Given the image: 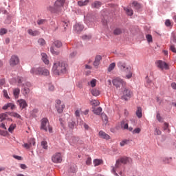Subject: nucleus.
I'll use <instances>...</instances> for the list:
<instances>
[{
	"label": "nucleus",
	"instance_id": "nucleus-1",
	"mask_svg": "<svg viewBox=\"0 0 176 176\" xmlns=\"http://www.w3.org/2000/svg\"><path fill=\"white\" fill-rule=\"evenodd\" d=\"M52 72L55 75L65 74L67 72V66L65 63H56L53 65Z\"/></svg>",
	"mask_w": 176,
	"mask_h": 176
},
{
	"label": "nucleus",
	"instance_id": "nucleus-2",
	"mask_svg": "<svg viewBox=\"0 0 176 176\" xmlns=\"http://www.w3.org/2000/svg\"><path fill=\"white\" fill-rule=\"evenodd\" d=\"M32 75H41L43 76H49L50 72L45 67H33L30 70Z\"/></svg>",
	"mask_w": 176,
	"mask_h": 176
},
{
	"label": "nucleus",
	"instance_id": "nucleus-3",
	"mask_svg": "<svg viewBox=\"0 0 176 176\" xmlns=\"http://www.w3.org/2000/svg\"><path fill=\"white\" fill-rule=\"evenodd\" d=\"M118 67L122 72L127 74L126 75V79H131L133 77V72H131V67H129L126 63L122 62L118 63Z\"/></svg>",
	"mask_w": 176,
	"mask_h": 176
},
{
	"label": "nucleus",
	"instance_id": "nucleus-4",
	"mask_svg": "<svg viewBox=\"0 0 176 176\" xmlns=\"http://www.w3.org/2000/svg\"><path fill=\"white\" fill-rule=\"evenodd\" d=\"M131 160V158L129 157H122L120 160L116 161V168L113 167L112 172L115 175H118V173H116V168H119L120 166H122V164H127V163H130V161Z\"/></svg>",
	"mask_w": 176,
	"mask_h": 176
},
{
	"label": "nucleus",
	"instance_id": "nucleus-5",
	"mask_svg": "<svg viewBox=\"0 0 176 176\" xmlns=\"http://www.w3.org/2000/svg\"><path fill=\"white\" fill-rule=\"evenodd\" d=\"M41 129L45 131H49V133H53V128L49 124V120L47 118H43L41 120Z\"/></svg>",
	"mask_w": 176,
	"mask_h": 176
},
{
	"label": "nucleus",
	"instance_id": "nucleus-6",
	"mask_svg": "<svg viewBox=\"0 0 176 176\" xmlns=\"http://www.w3.org/2000/svg\"><path fill=\"white\" fill-rule=\"evenodd\" d=\"M112 83L116 87V89H120V87H126V81L123 79L117 77L112 80Z\"/></svg>",
	"mask_w": 176,
	"mask_h": 176
},
{
	"label": "nucleus",
	"instance_id": "nucleus-7",
	"mask_svg": "<svg viewBox=\"0 0 176 176\" xmlns=\"http://www.w3.org/2000/svg\"><path fill=\"white\" fill-rule=\"evenodd\" d=\"M54 46L55 47H61V46H63V44L60 43V41H55L54 42L53 45L50 48V52L52 54H54V56H58L60 52L56 50V48H54Z\"/></svg>",
	"mask_w": 176,
	"mask_h": 176
},
{
	"label": "nucleus",
	"instance_id": "nucleus-8",
	"mask_svg": "<svg viewBox=\"0 0 176 176\" xmlns=\"http://www.w3.org/2000/svg\"><path fill=\"white\" fill-rule=\"evenodd\" d=\"M52 162H53V163H61L63 162L61 153H56L54 154L52 157Z\"/></svg>",
	"mask_w": 176,
	"mask_h": 176
},
{
	"label": "nucleus",
	"instance_id": "nucleus-9",
	"mask_svg": "<svg viewBox=\"0 0 176 176\" xmlns=\"http://www.w3.org/2000/svg\"><path fill=\"white\" fill-rule=\"evenodd\" d=\"M155 64L157 68H160V69H162V71L163 69H168V64L166 63V62L163 60H157Z\"/></svg>",
	"mask_w": 176,
	"mask_h": 176
},
{
	"label": "nucleus",
	"instance_id": "nucleus-10",
	"mask_svg": "<svg viewBox=\"0 0 176 176\" xmlns=\"http://www.w3.org/2000/svg\"><path fill=\"white\" fill-rule=\"evenodd\" d=\"M20 63V59H19V56L16 55H13L11 56L10 59V67H15Z\"/></svg>",
	"mask_w": 176,
	"mask_h": 176
},
{
	"label": "nucleus",
	"instance_id": "nucleus-11",
	"mask_svg": "<svg viewBox=\"0 0 176 176\" xmlns=\"http://www.w3.org/2000/svg\"><path fill=\"white\" fill-rule=\"evenodd\" d=\"M132 94H133V92H131L130 89L125 88L123 91V95H122L123 100H125V101H127V100H129V98H131Z\"/></svg>",
	"mask_w": 176,
	"mask_h": 176
},
{
	"label": "nucleus",
	"instance_id": "nucleus-12",
	"mask_svg": "<svg viewBox=\"0 0 176 176\" xmlns=\"http://www.w3.org/2000/svg\"><path fill=\"white\" fill-rule=\"evenodd\" d=\"M64 3H65V0H56L54 3L55 9H60V8H63L64 6Z\"/></svg>",
	"mask_w": 176,
	"mask_h": 176
},
{
	"label": "nucleus",
	"instance_id": "nucleus-13",
	"mask_svg": "<svg viewBox=\"0 0 176 176\" xmlns=\"http://www.w3.org/2000/svg\"><path fill=\"white\" fill-rule=\"evenodd\" d=\"M17 103L19 104L20 108L21 109H24L28 107V104H27V102L24 99H19L17 100Z\"/></svg>",
	"mask_w": 176,
	"mask_h": 176
},
{
	"label": "nucleus",
	"instance_id": "nucleus-14",
	"mask_svg": "<svg viewBox=\"0 0 176 176\" xmlns=\"http://www.w3.org/2000/svg\"><path fill=\"white\" fill-rule=\"evenodd\" d=\"M101 60H102V56H101V55H98L96 56L95 60L94 61V66L95 68H98V65H100Z\"/></svg>",
	"mask_w": 176,
	"mask_h": 176
},
{
	"label": "nucleus",
	"instance_id": "nucleus-15",
	"mask_svg": "<svg viewBox=\"0 0 176 176\" xmlns=\"http://www.w3.org/2000/svg\"><path fill=\"white\" fill-rule=\"evenodd\" d=\"M98 135L100 138H102L103 140H111V136H109V135L107 134V133L104 132L103 131H100Z\"/></svg>",
	"mask_w": 176,
	"mask_h": 176
},
{
	"label": "nucleus",
	"instance_id": "nucleus-16",
	"mask_svg": "<svg viewBox=\"0 0 176 176\" xmlns=\"http://www.w3.org/2000/svg\"><path fill=\"white\" fill-rule=\"evenodd\" d=\"M83 28L84 27L80 23H76L74 26V30L75 31V32H80L81 31H83Z\"/></svg>",
	"mask_w": 176,
	"mask_h": 176
},
{
	"label": "nucleus",
	"instance_id": "nucleus-17",
	"mask_svg": "<svg viewBox=\"0 0 176 176\" xmlns=\"http://www.w3.org/2000/svg\"><path fill=\"white\" fill-rule=\"evenodd\" d=\"M28 34H29V35H31V36H37V35H39V34H41V32H39V31L38 30H32V29H29L28 30Z\"/></svg>",
	"mask_w": 176,
	"mask_h": 176
},
{
	"label": "nucleus",
	"instance_id": "nucleus-18",
	"mask_svg": "<svg viewBox=\"0 0 176 176\" xmlns=\"http://www.w3.org/2000/svg\"><path fill=\"white\" fill-rule=\"evenodd\" d=\"M121 129L123 130H127L129 129V122L126 120H122L120 122Z\"/></svg>",
	"mask_w": 176,
	"mask_h": 176
},
{
	"label": "nucleus",
	"instance_id": "nucleus-19",
	"mask_svg": "<svg viewBox=\"0 0 176 176\" xmlns=\"http://www.w3.org/2000/svg\"><path fill=\"white\" fill-rule=\"evenodd\" d=\"M12 93L14 98H19V96H20V89L19 88H14L12 89Z\"/></svg>",
	"mask_w": 176,
	"mask_h": 176
},
{
	"label": "nucleus",
	"instance_id": "nucleus-20",
	"mask_svg": "<svg viewBox=\"0 0 176 176\" xmlns=\"http://www.w3.org/2000/svg\"><path fill=\"white\" fill-rule=\"evenodd\" d=\"M56 108L58 113H63V111H64V108H65V104L56 105Z\"/></svg>",
	"mask_w": 176,
	"mask_h": 176
},
{
	"label": "nucleus",
	"instance_id": "nucleus-21",
	"mask_svg": "<svg viewBox=\"0 0 176 176\" xmlns=\"http://www.w3.org/2000/svg\"><path fill=\"white\" fill-rule=\"evenodd\" d=\"M41 60H43V63H45L47 65L49 64V59L47 58V54L45 53H41Z\"/></svg>",
	"mask_w": 176,
	"mask_h": 176
},
{
	"label": "nucleus",
	"instance_id": "nucleus-22",
	"mask_svg": "<svg viewBox=\"0 0 176 176\" xmlns=\"http://www.w3.org/2000/svg\"><path fill=\"white\" fill-rule=\"evenodd\" d=\"M93 112L95 115H101V113L102 112V108L101 107H93Z\"/></svg>",
	"mask_w": 176,
	"mask_h": 176
},
{
	"label": "nucleus",
	"instance_id": "nucleus-23",
	"mask_svg": "<svg viewBox=\"0 0 176 176\" xmlns=\"http://www.w3.org/2000/svg\"><path fill=\"white\" fill-rule=\"evenodd\" d=\"M136 116H138V118L139 119H141V118H142V108L138 107L136 111Z\"/></svg>",
	"mask_w": 176,
	"mask_h": 176
},
{
	"label": "nucleus",
	"instance_id": "nucleus-24",
	"mask_svg": "<svg viewBox=\"0 0 176 176\" xmlns=\"http://www.w3.org/2000/svg\"><path fill=\"white\" fill-rule=\"evenodd\" d=\"M91 105H92L93 108H95V107H98L100 105V101L97 100H92L90 102Z\"/></svg>",
	"mask_w": 176,
	"mask_h": 176
},
{
	"label": "nucleus",
	"instance_id": "nucleus-25",
	"mask_svg": "<svg viewBox=\"0 0 176 176\" xmlns=\"http://www.w3.org/2000/svg\"><path fill=\"white\" fill-rule=\"evenodd\" d=\"M89 0H82L78 2V6H86L89 3Z\"/></svg>",
	"mask_w": 176,
	"mask_h": 176
},
{
	"label": "nucleus",
	"instance_id": "nucleus-26",
	"mask_svg": "<svg viewBox=\"0 0 176 176\" xmlns=\"http://www.w3.org/2000/svg\"><path fill=\"white\" fill-rule=\"evenodd\" d=\"M124 10H125L128 16H133V14H134V12L133 11V10H131V8H124Z\"/></svg>",
	"mask_w": 176,
	"mask_h": 176
},
{
	"label": "nucleus",
	"instance_id": "nucleus-27",
	"mask_svg": "<svg viewBox=\"0 0 176 176\" xmlns=\"http://www.w3.org/2000/svg\"><path fill=\"white\" fill-rule=\"evenodd\" d=\"M91 93L92 96H94V97H97L100 94V91L97 89H93L91 91Z\"/></svg>",
	"mask_w": 176,
	"mask_h": 176
},
{
	"label": "nucleus",
	"instance_id": "nucleus-28",
	"mask_svg": "<svg viewBox=\"0 0 176 176\" xmlns=\"http://www.w3.org/2000/svg\"><path fill=\"white\" fill-rule=\"evenodd\" d=\"M132 6H133L137 10L141 9L142 6L141 4L138 3L137 1H133L132 3Z\"/></svg>",
	"mask_w": 176,
	"mask_h": 176
},
{
	"label": "nucleus",
	"instance_id": "nucleus-29",
	"mask_svg": "<svg viewBox=\"0 0 176 176\" xmlns=\"http://www.w3.org/2000/svg\"><path fill=\"white\" fill-rule=\"evenodd\" d=\"M94 164L95 167H97V166H100V164H102V160H98V159L94 160Z\"/></svg>",
	"mask_w": 176,
	"mask_h": 176
},
{
	"label": "nucleus",
	"instance_id": "nucleus-30",
	"mask_svg": "<svg viewBox=\"0 0 176 176\" xmlns=\"http://www.w3.org/2000/svg\"><path fill=\"white\" fill-rule=\"evenodd\" d=\"M89 86L91 87H96V85H97V80L92 79L89 82H88Z\"/></svg>",
	"mask_w": 176,
	"mask_h": 176
},
{
	"label": "nucleus",
	"instance_id": "nucleus-31",
	"mask_svg": "<svg viewBox=\"0 0 176 176\" xmlns=\"http://www.w3.org/2000/svg\"><path fill=\"white\" fill-rule=\"evenodd\" d=\"M92 8H96V9H98L99 8H101V2H100V1H95L92 4Z\"/></svg>",
	"mask_w": 176,
	"mask_h": 176
},
{
	"label": "nucleus",
	"instance_id": "nucleus-32",
	"mask_svg": "<svg viewBox=\"0 0 176 176\" xmlns=\"http://www.w3.org/2000/svg\"><path fill=\"white\" fill-rule=\"evenodd\" d=\"M28 143V144L30 145V146H32V145H33V146H35V144H36V142H35V139H34V138H30V139H29Z\"/></svg>",
	"mask_w": 176,
	"mask_h": 176
},
{
	"label": "nucleus",
	"instance_id": "nucleus-33",
	"mask_svg": "<svg viewBox=\"0 0 176 176\" xmlns=\"http://www.w3.org/2000/svg\"><path fill=\"white\" fill-rule=\"evenodd\" d=\"M129 144H130V140H122L120 143V146H124V145H129Z\"/></svg>",
	"mask_w": 176,
	"mask_h": 176
},
{
	"label": "nucleus",
	"instance_id": "nucleus-34",
	"mask_svg": "<svg viewBox=\"0 0 176 176\" xmlns=\"http://www.w3.org/2000/svg\"><path fill=\"white\" fill-rule=\"evenodd\" d=\"M38 43L40 46H45L46 45V41L43 38H39L38 40Z\"/></svg>",
	"mask_w": 176,
	"mask_h": 176
},
{
	"label": "nucleus",
	"instance_id": "nucleus-35",
	"mask_svg": "<svg viewBox=\"0 0 176 176\" xmlns=\"http://www.w3.org/2000/svg\"><path fill=\"white\" fill-rule=\"evenodd\" d=\"M25 80V78L20 77V76H18L16 78V82L17 83H19V85H21V83H23V82H24Z\"/></svg>",
	"mask_w": 176,
	"mask_h": 176
},
{
	"label": "nucleus",
	"instance_id": "nucleus-36",
	"mask_svg": "<svg viewBox=\"0 0 176 176\" xmlns=\"http://www.w3.org/2000/svg\"><path fill=\"white\" fill-rule=\"evenodd\" d=\"M6 118H8V114H6L5 113L0 114L1 122H3V120H5V119H6Z\"/></svg>",
	"mask_w": 176,
	"mask_h": 176
},
{
	"label": "nucleus",
	"instance_id": "nucleus-37",
	"mask_svg": "<svg viewBox=\"0 0 176 176\" xmlns=\"http://www.w3.org/2000/svg\"><path fill=\"white\" fill-rule=\"evenodd\" d=\"M69 173H73V174H74V173H76V165H73L69 170Z\"/></svg>",
	"mask_w": 176,
	"mask_h": 176
},
{
	"label": "nucleus",
	"instance_id": "nucleus-38",
	"mask_svg": "<svg viewBox=\"0 0 176 176\" xmlns=\"http://www.w3.org/2000/svg\"><path fill=\"white\" fill-rule=\"evenodd\" d=\"M114 35H120L122 34V29L116 28L113 32Z\"/></svg>",
	"mask_w": 176,
	"mask_h": 176
},
{
	"label": "nucleus",
	"instance_id": "nucleus-39",
	"mask_svg": "<svg viewBox=\"0 0 176 176\" xmlns=\"http://www.w3.org/2000/svg\"><path fill=\"white\" fill-rule=\"evenodd\" d=\"M115 68V63H113L109 65L107 71L109 72H111V71H113V69Z\"/></svg>",
	"mask_w": 176,
	"mask_h": 176
},
{
	"label": "nucleus",
	"instance_id": "nucleus-40",
	"mask_svg": "<svg viewBox=\"0 0 176 176\" xmlns=\"http://www.w3.org/2000/svg\"><path fill=\"white\" fill-rule=\"evenodd\" d=\"M146 38L147 39V41L148 42V43H151V42H153V39L152 38V35L151 34H147L146 36Z\"/></svg>",
	"mask_w": 176,
	"mask_h": 176
},
{
	"label": "nucleus",
	"instance_id": "nucleus-41",
	"mask_svg": "<svg viewBox=\"0 0 176 176\" xmlns=\"http://www.w3.org/2000/svg\"><path fill=\"white\" fill-rule=\"evenodd\" d=\"M11 116H13L14 118H16L17 119H21V116L17 113H11Z\"/></svg>",
	"mask_w": 176,
	"mask_h": 176
},
{
	"label": "nucleus",
	"instance_id": "nucleus-42",
	"mask_svg": "<svg viewBox=\"0 0 176 176\" xmlns=\"http://www.w3.org/2000/svg\"><path fill=\"white\" fill-rule=\"evenodd\" d=\"M69 142H71L72 144H75V142H76V141H78V138L73 136L69 139Z\"/></svg>",
	"mask_w": 176,
	"mask_h": 176
},
{
	"label": "nucleus",
	"instance_id": "nucleus-43",
	"mask_svg": "<svg viewBox=\"0 0 176 176\" xmlns=\"http://www.w3.org/2000/svg\"><path fill=\"white\" fill-rule=\"evenodd\" d=\"M41 146L43 149H47V142L42 141L41 142Z\"/></svg>",
	"mask_w": 176,
	"mask_h": 176
},
{
	"label": "nucleus",
	"instance_id": "nucleus-44",
	"mask_svg": "<svg viewBox=\"0 0 176 176\" xmlns=\"http://www.w3.org/2000/svg\"><path fill=\"white\" fill-rule=\"evenodd\" d=\"M68 126L70 129H74V127H75V122L74 121H69L68 123Z\"/></svg>",
	"mask_w": 176,
	"mask_h": 176
},
{
	"label": "nucleus",
	"instance_id": "nucleus-45",
	"mask_svg": "<svg viewBox=\"0 0 176 176\" xmlns=\"http://www.w3.org/2000/svg\"><path fill=\"white\" fill-rule=\"evenodd\" d=\"M14 129H16V125L15 124H11L10 126V127L8 128V131L10 133H13V130H14Z\"/></svg>",
	"mask_w": 176,
	"mask_h": 176
},
{
	"label": "nucleus",
	"instance_id": "nucleus-46",
	"mask_svg": "<svg viewBox=\"0 0 176 176\" xmlns=\"http://www.w3.org/2000/svg\"><path fill=\"white\" fill-rule=\"evenodd\" d=\"M47 9H48V10H50V12H52V13H56L57 12H60V10H54V8H53V7H52V6H49L47 8Z\"/></svg>",
	"mask_w": 176,
	"mask_h": 176
},
{
	"label": "nucleus",
	"instance_id": "nucleus-47",
	"mask_svg": "<svg viewBox=\"0 0 176 176\" xmlns=\"http://www.w3.org/2000/svg\"><path fill=\"white\" fill-rule=\"evenodd\" d=\"M156 118H157V120H158V122H163V118H162V116H160V113L157 112V116H156Z\"/></svg>",
	"mask_w": 176,
	"mask_h": 176
},
{
	"label": "nucleus",
	"instance_id": "nucleus-48",
	"mask_svg": "<svg viewBox=\"0 0 176 176\" xmlns=\"http://www.w3.org/2000/svg\"><path fill=\"white\" fill-rule=\"evenodd\" d=\"M133 134H140L141 133V129L136 128L132 131Z\"/></svg>",
	"mask_w": 176,
	"mask_h": 176
},
{
	"label": "nucleus",
	"instance_id": "nucleus-49",
	"mask_svg": "<svg viewBox=\"0 0 176 176\" xmlns=\"http://www.w3.org/2000/svg\"><path fill=\"white\" fill-rule=\"evenodd\" d=\"M165 25L166 27H172L173 25H171V21H170V19H166L165 21Z\"/></svg>",
	"mask_w": 176,
	"mask_h": 176
},
{
	"label": "nucleus",
	"instance_id": "nucleus-50",
	"mask_svg": "<svg viewBox=\"0 0 176 176\" xmlns=\"http://www.w3.org/2000/svg\"><path fill=\"white\" fill-rule=\"evenodd\" d=\"M3 96L6 98H8L9 100V98H10L9 97V94H8V91L6 89H4L3 90Z\"/></svg>",
	"mask_w": 176,
	"mask_h": 176
},
{
	"label": "nucleus",
	"instance_id": "nucleus-51",
	"mask_svg": "<svg viewBox=\"0 0 176 176\" xmlns=\"http://www.w3.org/2000/svg\"><path fill=\"white\" fill-rule=\"evenodd\" d=\"M101 116H102V120H104V122H105L106 123H107V122H108V117L107 116V115H105V114H102Z\"/></svg>",
	"mask_w": 176,
	"mask_h": 176
},
{
	"label": "nucleus",
	"instance_id": "nucleus-52",
	"mask_svg": "<svg viewBox=\"0 0 176 176\" xmlns=\"http://www.w3.org/2000/svg\"><path fill=\"white\" fill-rule=\"evenodd\" d=\"M45 23H46V20L45 19H40L37 21V24L38 25H42V24H45Z\"/></svg>",
	"mask_w": 176,
	"mask_h": 176
},
{
	"label": "nucleus",
	"instance_id": "nucleus-53",
	"mask_svg": "<svg viewBox=\"0 0 176 176\" xmlns=\"http://www.w3.org/2000/svg\"><path fill=\"white\" fill-rule=\"evenodd\" d=\"M155 135H162V131H160V129L156 128Z\"/></svg>",
	"mask_w": 176,
	"mask_h": 176
},
{
	"label": "nucleus",
	"instance_id": "nucleus-54",
	"mask_svg": "<svg viewBox=\"0 0 176 176\" xmlns=\"http://www.w3.org/2000/svg\"><path fill=\"white\" fill-rule=\"evenodd\" d=\"M8 32V30L5 28H2L0 30V35H5Z\"/></svg>",
	"mask_w": 176,
	"mask_h": 176
},
{
	"label": "nucleus",
	"instance_id": "nucleus-55",
	"mask_svg": "<svg viewBox=\"0 0 176 176\" xmlns=\"http://www.w3.org/2000/svg\"><path fill=\"white\" fill-rule=\"evenodd\" d=\"M23 148H25V149H30V148H32L31 146V144H29L28 143H25L23 144Z\"/></svg>",
	"mask_w": 176,
	"mask_h": 176
},
{
	"label": "nucleus",
	"instance_id": "nucleus-56",
	"mask_svg": "<svg viewBox=\"0 0 176 176\" xmlns=\"http://www.w3.org/2000/svg\"><path fill=\"white\" fill-rule=\"evenodd\" d=\"M7 106L8 108H10L12 110L14 109V108H15V105L13 103H8Z\"/></svg>",
	"mask_w": 176,
	"mask_h": 176
},
{
	"label": "nucleus",
	"instance_id": "nucleus-57",
	"mask_svg": "<svg viewBox=\"0 0 176 176\" xmlns=\"http://www.w3.org/2000/svg\"><path fill=\"white\" fill-rule=\"evenodd\" d=\"M0 129H3V130H7L6 125H5V122H1L0 124Z\"/></svg>",
	"mask_w": 176,
	"mask_h": 176
},
{
	"label": "nucleus",
	"instance_id": "nucleus-58",
	"mask_svg": "<svg viewBox=\"0 0 176 176\" xmlns=\"http://www.w3.org/2000/svg\"><path fill=\"white\" fill-rule=\"evenodd\" d=\"M29 94H30V89L28 88H24V92H23L24 96H28Z\"/></svg>",
	"mask_w": 176,
	"mask_h": 176
},
{
	"label": "nucleus",
	"instance_id": "nucleus-59",
	"mask_svg": "<svg viewBox=\"0 0 176 176\" xmlns=\"http://www.w3.org/2000/svg\"><path fill=\"white\" fill-rule=\"evenodd\" d=\"M171 42H173V43H176V36H175V34L172 35Z\"/></svg>",
	"mask_w": 176,
	"mask_h": 176
},
{
	"label": "nucleus",
	"instance_id": "nucleus-60",
	"mask_svg": "<svg viewBox=\"0 0 176 176\" xmlns=\"http://www.w3.org/2000/svg\"><path fill=\"white\" fill-rule=\"evenodd\" d=\"M163 162L164 163H170L171 162V158H164Z\"/></svg>",
	"mask_w": 176,
	"mask_h": 176
},
{
	"label": "nucleus",
	"instance_id": "nucleus-61",
	"mask_svg": "<svg viewBox=\"0 0 176 176\" xmlns=\"http://www.w3.org/2000/svg\"><path fill=\"white\" fill-rule=\"evenodd\" d=\"M86 164H87V166H90V164H91V158L90 157L87 158L86 161Z\"/></svg>",
	"mask_w": 176,
	"mask_h": 176
},
{
	"label": "nucleus",
	"instance_id": "nucleus-62",
	"mask_svg": "<svg viewBox=\"0 0 176 176\" xmlns=\"http://www.w3.org/2000/svg\"><path fill=\"white\" fill-rule=\"evenodd\" d=\"M49 90H50V91H53V90H54V85L50 84L49 85Z\"/></svg>",
	"mask_w": 176,
	"mask_h": 176
},
{
	"label": "nucleus",
	"instance_id": "nucleus-63",
	"mask_svg": "<svg viewBox=\"0 0 176 176\" xmlns=\"http://www.w3.org/2000/svg\"><path fill=\"white\" fill-rule=\"evenodd\" d=\"M170 50L173 53H176V48H175V47L174 45H170Z\"/></svg>",
	"mask_w": 176,
	"mask_h": 176
},
{
	"label": "nucleus",
	"instance_id": "nucleus-64",
	"mask_svg": "<svg viewBox=\"0 0 176 176\" xmlns=\"http://www.w3.org/2000/svg\"><path fill=\"white\" fill-rule=\"evenodd\" d=\"M171 87L174 89V90H176V83L175 82H172L171 83Z\"/></svg>",
	"mask_w": 176,
	"mask_h": 176
}]
</instances>
